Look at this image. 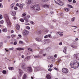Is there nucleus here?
<instances>
[{
	"mask_svg": "<svg viewBox=\"0 0 79 79\" xmlns=\"http://www.w3.org/2000/svg\"><path fill=\"white\" fill-rule=\"evenodd\" d=\"M50 6L48 5L45 4L43 5V7L45 8H49Z\"/></svg>",
	"mask_w": 79,
	"mask_h": 79,
	"instance_id": "f8f14e48",
	"label": "nucleus"
},
{
	"mask_svg": "<svg viewBox=\"0 0 79 79\" xmlns=\"http://www.w3.org/2000/svg\"><path fill=\"white\" fill-rule=\"evenodd\" d=\"M79 62L77 60H75L71 62L70 64V66L72 68L76 69V68H77L79 67Z\"/></svg>",
	"mask_w": 79,
	"mask_h": 79,
	"instance_id": "f257e3e1",
	"label": "nucleus"
},
{
	"mask_svg": "<svg viewBox=\"0 0 79 79\" xmlns=\"http://www.w3.org/2000/svg\"><path fill=\"white\" fill-rule=\"evenodd\" d=\"M42 2H47L49 0H41Z\"/></svg>",
	"mask_w": 79,
	"mask_h": 79,
	"instance_id": "473e14b6",
	"label": "nucleus"
},
{
	"mask_svg": "<svg viewBox=\"0 0 79 79\" xmlns=\"http://www.w3.org/2000/svg\"><path fill=\"white\" fill-rule=\"evenodd\" d=\"M24 20L26 21V22H28V19L27 18V17H25L24 18Z\"/></svg>",
	"mask_w": 79,
	"mask_h": 79,
	"instance_id": "393cba45",
	"label": "nucleus"
},
{
	"mask_svg": "<svg viewBox=\"0 0 79 79\" xmlns=\"http://www.w3.org/2000/svg\"><path fill=\"white\" fill-rule=\"evenodd\" d=\"M16 49L17 50H24L23 49L21 48H16Z\"/></svg>",
	"mask_w": 79,
	"mask_h": 79,
	"instance_id": "6ab92c4d",
	"label": "nucleus"
},
{
	"mask_svg": "<svg viewBox=\"0 0 79 79\" xmlns=\"http://www.w3.org/2000/svg\"><path fill=\"white\" fill-rule=\"evenodd\" d=\"M17 30H19L20 29V26L19 25H17L16 27Z\"/></svg>",
	"mask_w": 79,
	"mask_h": 79,
	"instance_id": "9b49d317",
	"label": "nucleus"
},
{
	"mask_svg": "<svg viewBox=\"0 0 79 79\" xmlns=\"http://www.w3.org/2000/svg\"><path fill=\"white\" fill-rule=\"evenodd\" d=\"M14 32V31H13V30H11V33H13V32Z\"/></svg>",
	"mask_w": 79,
	"mask_h": 79,
	"instance_id": "e2e57ef3",
	"label": "nucleus"
},
{
	"mask_svg": "<svg viewBox=\"0 0 79 79\" xmlns=\"http://www.w3.org/2000/svg\"><path fill=\"white\" fill-rule=\"evenodd\" d=\"M73 3H76V1L75 0H73Z\"/></svg>",
	"mask_w": 79,
	"mask_h": 79,
	"instance_id": "a19ab883",
	"label": "nucleus"
},
{
	"mask_svg": "<svg viewBox=\"0 0 79 79\" xmlns=\"http://www.w3.org/2000/svg\"><path fill=\"white\" fill-rule=\"evenodd\" d=\"M62 71L64 73L66 74L68 73V70L66 68H63L62 69Z\"/></svg>",
	"mask_w": 79,
	"mask_h": 79,
	"instance_id": "423d86ee",
	"label": "nucleus"
},
{
	"mask_svg": "<svg viewBox=\"0 0 79 79\" xmlns=\"http://www.w3.org/2000/svg\"><path fill=\"white\" fill-rule=\"evenodd\" d=\"M54 13V12H51V15L53 14Z\"/></svg>",
	"mask_w": 79,
	"mask_h": 79,
	"instance_id": "774afa93",
	"label": "nucleus"
},
{
	"mask_svg": "<svg viewBox=\"0 0 79 79\" xmlns=\"http://www.w3.org/2000/svg\"><path fill=\"white\" fill-rule=\"evenodd\" d=\"M26 77H27V76H26V75L25 74L23 75V79H26Z\"/></svg>",
	"mask_w": 79,
	"mask_h": 79,
	"instance_id": "b1692460",
	"label": "nucleus"
},
{
	"mask_svg": "<svg viewBox=\"0 0 79 79\" xmlns=\"http://www.w3.org/2000/svg\"><path fill=\"white\" fill-rule=\"evenodd\" d=\"M55 2L56 3L58 4L59 5L63 6L64 5V3L61 1L60 0H55Z\"/></svg>",
	"mask_w": 79,
	"mask_h": 79,
	"instance_id": "20e7f679",
	"label": "nucleus"
},
{
	"mask_svg": "<svg viewBox=\"0 0 79 79\" xmlns=\"http://www.w3.org/2000/svg\"><path fill=\"white\" fill-rule=\"evenodd\" d=\"M16 6H19V4L18 3H17L16 4Z\"/></svg>",
	"mask_w": 79,
	"mask_h": 79,
	"instance_id": "bf43d9fd",
	"label": "nucleus"
},
{
	"mask_svg": "<svg viewBox=\"0 0 79 79\" xmlns=\"http://www.w3.org/2000/svg\"><path fill=\"white\" fill-rule=\"evenodd\" d=\"M61 32H57V34H60Z\"/></svg>",
	"mask_w": 79,
	"mask_h": 79,
	"instance_id": "0e129e2a",
	"label": "nucleus"
},
{
	"mask_svg": "<svg viewBox=\"0 0 79 79\" xmlns=\"http://www.w3.org/2000/svg\"><path fill=\"white\" fill-rule=\"evenodd\" d=\"M26 3H27V4H31V3H32V0H27L26 1Z\"/></svg>",
	"mask_w": 79,
	"mask_h": 79,
	"instance_id": "9d476101",
	"label": "nucleus"
},
{
	"mask_svg": "<svg viewBox=\"0 0 79 79\" xmlns=\"http://www.w3.org/2000/svg\"><path fill=\"white\" fill-rule=\"evenodd\" d=\"M22 58H24V56L23 55L22 56Z\"/></svg>",
	"mask_w": 79,
	"mask_h": 79,
	"instance_id": "680f3d73",
	"label": "nucleus"
},
{
	"mask_svg": "<svg viewBox=\"0 0 79 79\" xmlns=\"http://www.w3.org/2000/svg\"><path fill=\"white\" fill-rule=\"evenodd\" d=\"M14 49V48L12 47L11 48H9L10 50H13V49Z\"/></svg>",
	"mask_w": 79,
	"mask_h": 79,
	"instance_id": "f704fd0d",
	"label": "nucleus"
},
{
	"mask_svg": "<svg viewBox=\"0 0 79 79\" xmlns=\"http://www.w3.org/2000/svg\"><path fill=\"white\" fill-rule=\"evenodd\" d=\"M19 72L20 75L21 76L23 73V71L21 70V69H19Z\"/></svg>",
	"mask_w": 79,
	"mask_h": 79,
	"instance_id": "a211bd4d",
	"label": "nucleus"
},
{
	"mask_svg": "<svg viewBox=\"0 0 79 79\" xmlns=\"http://www.w3.org/2000/svg\"><path fill=\"white\" fill-rule=\"evenodd\" d=\"M2 73L4 74H6V72L5 70L3 71Z\"/></svg>",
	"mask_w": 79,
	"mask_h": 79,
	"instance_id": "c85d7f7f",
	"label": "nucleus"
},
{
	"mask_svg": "<svg viewBox=\"0 0 79 79\" xmlns=\"http://www.w3.org/2000/svg\"><path fill=\"white\" fill-rule=\"evenodd\" d=\"M13 7H14V4H12L10 6V7L11 8H13Z\"/></svg>",
	"mask_w": 79,
	"mask_h": 79,
	"instance_id": "7c9ffc66",
	"label": "nucleus"
},
{
	"mask_svg": "<svg viewBox=\"0 0 79 79\" xmlns=\"http://www.w3.org/2000/svg\"><path fill=\"white\" fill-rule=\"evenodd\" d=\"M27 60H29V59H30V56H28L27 57Z\"/></svg>",
	"mask_w": 79,
	"mask_h": 79,
	"instance_id": "5fc2aeb1",
	"label": "nucleus"
},
{
	"mask_svg": "<svg viewBox=\"0 0 79 79\" xmlns=\"http://www.w3.org/2000/svg\"><path fill=\"white\" fill-rule=\"evenodd\" d=\"M54 57L55 58H56L57 57V54H55L54 55Z\"/></svg>",
	"mask_w": 79,
	"mask_h": 79,
	"instance_id": "6e6d98bb",
	"label": "nucleus"
},
{
	"mask_svg": "<svg viewBox=\"0 0 79 79\" xmlns=\"http://www.w3.org/2000/svg\"><path fill=\"white\" fill-rule=\"evenodd\" d=\"M8 69L9 70H14V68L13 67H8Z\"/></svg>",
	"mask_w": 79,
	"mask_h": 79,
	"instance_id": "dca6fc26",
	"label": "nucleus"
},
{
	"mask_svg": "<svg viewBox=\"0 0 79 79\" xmlns=\"http://www.w3.org/2000/svg\"><path fill=\"white\" fill-rule=\"evenodd\" d=\"M0 8H3V6H2V3H0Z\"/></svg>",
	"mask_w": 79,
	"mask_h": 79,
	"instance_id": "c03bdc74",
	"label": "nucleus"
},
{
	"mask_svg": "<svg viewBox=\"0 0 79 79\" xmlns=\"http://www.w3.org/2000/svg\"><path fill=\"white\" fill-rule=\"evenodd\" d=\"M3 23V20H2L0 22V23L1 24H2Z\"/></svg>",
	"mask_w": 79,
	"mask_h": 79,
	"instance_id": "3c124183",
	"label": "nucleus"
},
{
	"mask_svg": "<svg viewBox=\"0 0 79 79\" xmlns=\"http://www.w3.org/2000/svg\"><path fill=\"white\" fill-rule=\"evenodd\" d=\"M3 32H7V30H6V28H4L2 30Z\"/></svg>",
	"mask_w": 79,
	"mask_h": 79,
	"instance_id": "aec40b11",
	"label": "nucleus"
},
{
	"mask_svg": "<svg viewBox=\"0 0 79 79\" xmlns=\"http://www.w3.org/2000/svg\"><path fill=\"white\" fill-rule=\"evenodd\" d=\"M26 15V14L25 13H24L22 14L23 16H25Z\"/></svg>",
	"mask_w": 79,
	"mask_h": 79,
	"instance_id": "37998d69",
	"label": "nucleus"
},
{
	"mask_svg": "<svg viewBox=\"0 0 79 79\" xmlns=\"http://www.w3.org/2000/svg\"><path fill=\"white\" fill-rule=\"evenodd\" d=\"M68 1L69 2H72V0H68Z\"/></svg>",
	"mask_w": 79,
	"mask_h": 79,
	"instance_id": "69168bd1",
	"label": "nucleus"
},
{
	"mask_svg": "<svg viewBox=\"0 0 79 79\" xmlns=\"http://www.w3.org/2000/svg\"><path fill=\"white\" fill-rule=\"evenodd\" d=\"M67 46L65 47L63 51V52H64V53H66V50H67Z\"/></svg>",
	"mask_w": 79,
	"mask_h": 79,
	"instance_id": "ddd939ff",
	"label": "nucleus"
},
{
	"mask_svg": "<svg viewBox=\"0 0 79 79\" xmlns=\"http://www.w3.org/2000/svg\"><path fill=\"white\" fill-rule=\"evenodd\" d=\"M28 50H30V51H31V52H32V49H31V48H28Z\"/></svg>",
	"mask_w": 79,
	"mask_h": 79,
	"instance_id": "58836bf2",
	"label": "nucleus"
},
{
	"mask_svg": "<svg viewBox=\"0 0 79 79\" xmlns=\"http://www.w3.org/2000/svg\"><path fill=\"white\" fill-rule=\"evenodd\" d=\"M17 44V42H16L15 41L14 43V45H16Z\"/></svg>",
	"mask_w": 79,
	"mask_h": 79,
	"instance_id": "4c0bfd02",
	"label": "nucleus"
},
{
	"mask_svg": "<svg viewBox=\"0 0 79 79\" xmlns=\"http://www.w3.org/2000/svg\"><path fill=\"white\" fill-rule=\"evenodd\" d=\"M48 37H49V38H50L51 37V35L49 34L48 35Z\"/></svg>",
	"mask_w": 79,
	"mask_h": 79,
	"instance_id": "603ef678",
	"label": "nucleus"
},
{
	"mask_svg": "<svg viewBox=\"0 0 79 79\" xmlns=\"http://www.w3.org/2000/svg\"><path fill=\"white\" fill-rule=\"evenodd\" d=\"M46 77L47 79H52V78H51V76H50V75H47L46 76Z\"/></svg>",
	"mask_w": 79,
	"mask_h": 79,
	"instance_id": "4468645a",
	"label": "nucleus"
},
{
	"mask_svg": "<svg viewBox=\"0 0 79 79\" xmlns=\"http://www.w3.org/2000/svg\"><path fill=\"white\" fill-rule=\"evenodd\" d=\"M53 67V64H49L48 66V68H52Z\"/></svg>",
	"mask_w": 79,
	"mask_h": 79,
	"instance_id": "bb28decb",
	"label": "nucleus"
},
{
	"mask_svg": "<svg viewBox=\"0 0 79 79\" xmlns=\"http://www.w3.org/2000/svg\"><path fill=\"white\" fill-rule=\"evenodd\" d=\"M4 17L6 19L7 26H10L11 23L10 21V20H9V18H8V15H5Z\"/></svg>",
	"mask_w": 79,
	"mask_h": 79,
	"instance_id": "7ed1b4c3",
	"label": "nucleus"
},
{
	"mask_svg": "<svg viewBox=\"0 0 79 79\" xmlns=\"http://www.w3.org/2000/svg\"><path fill=\"white\" fill-rule=\"evenodd\" d=\"M70 46L71 47H72V48H77V46H74L73 45H71Z\"/></svg>",
	"mask_w": 79,
	"mask_h": 79,
	"instance_id": "5701e85b",
	"label": "nucleus"
},
{
	"mask_svg": "<svg viewBox=\"0 0 79 79\" xmlns=\"http://www.w3.org/2000/svg\"><path fill=\"white\" fill-rule=\"evenodd\" d=\"M24 36H27L28 35H29V32L28 30H24L22 32Z\"/></svg>",
	"mask_w": 79,
	"mask_h": 79,
	"instance_id": "39448f33",
	"label": "nucleus"
},
{
	"mask_svg": "<svg viewBox=\"0 0 79 79\" xmlns=\"http://www.w3.org/2000/svg\"><path fill=\"white\" fill-rule=\"evenodd\" d=\"M68 7H69V8H73V6L70 4H68Z\"/></svg>",
	"mask_w": 79,
	"mask_h": 79,
	"instance_id": "412c9836",
	"label": "nucleus"
},
{
	"mask_svg": "<svg viewBox=\"0 0 79 79\" xmlns=\"http://www.w3.org/2000/svg\"><path fill=\"white\" fill-rule=\"evenodd\" d=\"M14 10H18V7H15L14 8Z\"/></svg>",
	"mask_w": 79,
	"mask_h": 79,
	"instance_id": "8fccbe9b",
	"label": "nucleus"
},
{
	"mask_svg": "<svg viewBox=\"0 0 79 79\" xmlns=\"http://www.w3.org/2000/svg\"><path fill=\"white\" fill-rule=\"evenodd\" d=\"M25 5V4L24 3H23L22 4H20L19 7L21 9H23V6H24Z\"/></svg>",
	"mask_w": 79,
	"mask_h": 79,
	"instance_id": "1a4fd4ad",
	"label": "nucleus"
},
{
	"mask_svg": "<svg viewBox=\"0 0 79 79\" xmlns=\"http://www.w3.org/2000/svg\"><path fill=\"white\" fill-rule=\"evenodd\" d=\"M30 8L32 10H34L35 11H39L40 6H39V5L37 4H32L31 5Z\"/></svg>",
	"mask_w": 79,
	"mask_h": 79,
	"instance_id": "f03ea898",
	"label": "nucleus"
},
{
	"mask_svg": "<svg viewBox=\"0 0 79 79\" xmlns=\"http://www.w3.org/2000/svg\"><path fill=\"white\" fill-rule=\"evenodd\" d=\"M48 71H50V72H51L52 71V69L49 68L48 69Z\"/></svg>",
	"mask_w": 79,
	"mask_h": 79,
	"instance_id": "c9c22d12",
	"label": "nucleus"
},
{
	"mask_svg": "<svg viewBox=\"0 0 79 79\" xmlns=\"http://www.w3.org/2000/svg\"><path fill=\"white\" fill-rule=\"evenodd\" d=\"M44 38L45 39H47V38H48V35H45L44 37Z\"/></svg>",
	"mask_w": 79,
	"mask_h": 79,
	"instance_id": "49530a36",
	"label": "nucleus"
},
{
	"mask_svg": "<svg viewBox=\"0 0 79 79\" xmlns=\"http://www.w3.org/2000/svg\"><path fill=\"white\" fill-rule=\"evenodd\" d=\"M27 18H31V16L29 15H27Z\"/></svg>",
	"mask_w": 79,
	"mask_h": 79,
	"instance_id": "ea45409f",
	"label": "nucleus"
},
{
	"mask_svg": "<svg viewBox=\"0 0 79 79\" xmlns=\"http://www.w3.org/2000/svg\"><path fill=\"white\" fill-rule=\"evenodd\" d=\"M3 18V17L2 15H0V19H1Z\"/></svg>",
	"mask_w": 79,
	"mask_h": 79,
	"instance_id": "79ce46f5",
	"label": "nucleus"
},
{
	"mask_svg": "<svg viewBox=\"0 0 79 79\" xmlns=\"http://www.w3.org/2000/svg\"><path fill=\"white\" fill-rule=\"evenodd\" d=\"M3 45V43L1 42L0 43V48L2 47V46Z\"/></svg>",
	"mask_w": 79,
	"mask_h": 79,
	"instance_id": "e433bc0d",
	"label": "nucleus"
},
{
	"mask_svg": "<svg viewBox=\"0 0 79 79\" xmlns=\"http://www.w3.org/2000/svg\"><path fill=\"white\" fill-rule=\"evenodd\" d=\"M15 35H11V37H12L13 38V37H15Z\"/></svg>",
	"mask_w": 79,
	"mask_h": 79,
	"instance_id": "4d7b16f0",
	"label": "nucleus"
},
{
	"mask_svg": "<svg viewBox=\"0 0 79 79\" xmlns=\"http://www.w3.org/2000/svg\"><path fill=\"white\" fill-rule=\"evenodd\" d=\"M25 24L26 26H27L28 25H29V23H25Z\"/></svg>",
	"mask_w": 79,
	"mask_h": 79,
	"instance_id": "a18cd8bd",
	"label": "nucleus"
},
{
	"mask_svg": "<svg viewBox=\"0 0 79 79\" xmlns=\"http://www.w3.org/2000/svg\"><path fill=\"white\" fill-rule=\"evenodd\" d=\"M59 35H60V36H63V35L62 34H60Z\"/></svg>",
	"mask_w": 79,
	"mask_h": 79,
	"instance_id": "052dcab7",
	"label": "nucleus"
},
{
	"mask_svg": "<svg viewBox=\"0 0 79 79\" xmlns=\"http://www.w3.org/2000/svg\"><path fill=\"white\" fill-rule=\"evenodd\" d=\"M74 58L77 60H79V54H76L74 55Z\"/></svg>",
	"mask_w": 79,
	"mask_h": 79,
	"instance_id": "0eeeda50",
	"label": "nucleus"
},
{
	"mask_svg": "<svg viewBox=\"0 0 79 79\" xmlns=\"http://www.w3.org/2000/svg\"><path fill=\"white\" fill-rule=\"evenodd\" d=\"M75 19H76V18H75V17H73L71 21L72 22H73V21H74V20H75Z\"/></svg>",
	"mask_w": 79,
	"mask_h": 79,
	"instance_id": "cd10ccee",
	"label": "nucleus"
},
{
	"mask_svg": "<svg viewBox=\"0 0 79 79\" xmlns=\"http://www.w3.org/2000/svg\"><path fill=\"white\" fill-rule=\"evenodd\" d=\"M19 43L21 44H23V42L22 41H19Z\"/></svg>",
	"mask_w": 79,
	"mask_h": 79,
	"instance_id": "72a5a7b5",
	"label": "nucleus"
},
{
	"mask_svg": "<svg viewBox=\"0 0 79 79\" xmlns=\"http://www.w3.org/2000/svg\"><path fill=\"white\" fill-rule=\"evenodd\" d=\"M30 23L31 24H34V23L33 21H31Z\"/></svg>",
	"mask_w": 79,
	"mask_h": 79,
	"instance_id": "09e8293b",
	"label": "nucleus"
},
{
	"mask_svg": "<svg viewBox=\"0 0 79 79\" xmlns=\"http://www.w3.org/2000/svg\"><path fill=\"white\" fill-rule=\"evenodd\" d=\"M62 42H60V43H59V45H62Z\"/></svg>",
	"mask_w": 79,
	"mask_h": 79,
	"instance_id": "864d4df0",
	"label": "nucleus"
},
{
	"mask_svg": "<svg viewBox=\"0 0 79 79\" xmlns=\"http://www.w3.org/2000/svg\"><path fill=\"white\" fill-rule=\"evenodd\" d=\"M26 28L27 29H28V30H29L30 29V27L28 26H27Z\"/></svg>",
	"mask_w": 79,
	"mask_h": 79,
	"instance_id": "2f4dec72",
	"label": "nucleus"
},
{
	"mask_svg": "<svg viewBox=\"0 0 79 79\" xmlns=\"http://www.w3.org/2000/svg\"><path fill=\"white\" fill-rule=\"evenodd\" d=\"M22 68L23 69H26V66H25V64H22Z\"/></svg>",
	"mask_w": 79,
	"mask_h": 79,
	"instance_id": "2eb2a0df",
	"label": "nucleus"
},
{
	"mask_svg": "<svg viewBox=\"0 0 79 79\" xmlns=\"http://www.w3.org/2000/svg\"><path fill=\"white\" fill-rule=\"evenodd\" d=\"M43 56H46V54H43Z\"/></svg>",
	"mask_w": 79,
	"mask_h": 79,
	"instance_id": "338daca9",
	"label": "nucleus"
},
{
	"mask_svg": "<svg viewBox=\"0 0 79 79\" xmlns=\"http://www.w3.org/2000/svg\"><path fill=\"white\" fill-rule=\"evenodd\" d=\"M28 72H32V69L31 67H29L27 68Z\"/></svg>",
	"mask_w": 79,
	"mask_h": 79,
	"instance_id": "6e6552de",
	"label": "nucleus"
},
{
	"mask_svg": "<svg viewBox=\"0 0 79 79\" xmlns=\"http://www.w3.org/2000/svg\"><path fill=\"white\" fill-rule=\"evenodd\" d=\"M36 40L38 41V42H40L41 40L40 38H37L36 39Z\"/></svg>",
	"mask_w": 79,
	"mask_h": 79,
	"instance_id": "a878e982",
	"label": "nucleus"
},
{
	"mask_svg": "<svg viewBox=\"0 0 79 79\" xmlns=\"http://www.w3.org/2000/svg\"><path fill=\"white\" fill-rule=\"evenodd\" d=\"M64 10L66 11H68L69 10V9L68 8H65Z\"/></svg>",
	"mask_w": 79,
	"mask_h": 79,
	"instance_id": "c756f323",
	"label": "nucleus"
},
{
	"mask_svg": "<svg viewBox=\"0 0 79 79\" xmlns=\"http://www.w3.org/2000/svg\"><path fill=\"white\" fill-rule=\"evenodd\" d=\"M36 33L37 34H40L41 33V31L40 30H38L36 31Z\"/></svg>",
	"mask_w": 79,
	"mask_h": 79,
	"instance_id": "f3484780",
	"label": "nucleus"
},
{
	"mask_svg": "<svg viewBox=\"0 0 79 79\" xmlns=\"http://www.w3.org/2000/svg\"><path fill=\"white\" fill-rule=\"evenodd\" d=\"M12 16H15V15H16V12H13L12 13Z\"/></svg>",
	"mask_w": 79,
	"mask_h": 79,
	"instance_id": "4be33fe9",
	"label": "nucleus"
},
{
	"mask_svg": "<svg viewBox=\"0 0 79 79\" xmlns=\"http://www.w3.org/2000/svg\"><path fill=\"white\" fill-rule=\"evenodd\" d=\"M20 21H21V22H24V19H20Z\"/></svg>",
	"mask_w": 79,
	"mask_h": 79,
	"instance_id": "de8ad7c7",
	"label": "nucleus"
},
{
	"mask_svg": "<svg viewBox=\"0 0 79 79\" xmlns=\"http://www.w3.org/2000/svg\"><path fill=\"white\" fill-rule=\"evenodd\" d=\"M18 36L20 38H21V37H22V36H21V35H18Z\"/></svg>",
	"mask_w": 79,
	"mask_h": 79,
	"instance_id": "13d9d810",
	"label": "nucleus"
}]
</instances>
